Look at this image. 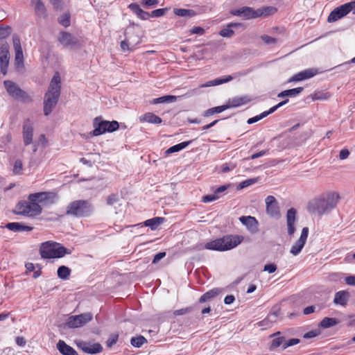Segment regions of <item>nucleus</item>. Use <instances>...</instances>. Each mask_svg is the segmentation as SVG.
<instances>
[{
    "mask_svg": "<svg viewBox=\"0 0 355 355\" xmlns=\"http://www.w3.org/2000/svg\"><path fill=\"white\" fill-rule=\"evenodd\" d=\"M57 194L54 192H40L31 193L28 196V200L19 201L16 207L15 214L28 217H36L42 212V208L39 203L55 202Z\"/></svg>",
    "mask_w": 355,
    "mask_h": 355,
    "instance_id": "1",
    "label": "nucleus"
},
{
    "mask_svg": "<svg viewBox=\"0 0 355 355\" xmlns=\"http://www.w3.org/2000/svg\"><path fill=\"white\" fill-rule=\"evenodd\" d=\"M340 200L337 192L329 191L311 200L308 204V211L314 214L322 216L329 213L334 209Z\"/></svg>",
    "mask_w": 355,
    "mask_h": 355,
    "instance_id": "2",
    "label": "nucleus"
},
{
    "mask_svg": "<svg viewBox=\"0 0 355 355\" xmlns=\"http://www.w3.org/2000/svg\"><path fill=\"white\" fill-rule=\"evenodd\" d=\"M60 76L58 72H55L44 98V114L45 116L49 115L56 106L60 96Z\"/></svg>",
    "mask_w": 355,
    "mask_h": 355,
    "instance_id": "3",
    "label": "nucleus"
},
{
    "mask_svg": "<svg viewBox=\"0 0 355 355\" xmlns=\"http://www.w3.org/2000/svg\"><path fill=\"white\" fill-rule=\"evenodd\" d=\"M243 241V236L239 235H227L215 239L205 244L200 249H207L215 251H227L239 245Z\"/></svg>",
    "mask_w": 355,
    "mask_h": 355,
    "instance_id": "4",
    "label": "nucleus"
},
{
    "mask_svg": "<svg viewBox=\"0 0 355 355\" xmlns=\"http://www.w3.org/2000/svg\"><path fill=\"white\" fill-rule=\"evenodd\" d=\"M71 252L69 249L53 241L43 243L40 248V253L43 259L61 258Z\"/></svg>",
    "mask_w": 355,
    "mask_h": 355,
    "instance_id": "5",
    "label": "nucleus"
},
{
    "mask_svg": "<svg viewBox=\"0 0 355 355\" xmlns=\"http://www.w3.org/2000/svg\"><path fill=\"white\" fill-rule=\"evenodd\" d=\"M94 207L88 200H75L67 207V214L76 217H87L93 212Z\"/></svg>",
    "mask_w": 355,
    "mask_h": 355,
    "instance_id": "6",
    "label": "nucleus"
},
{
    "mask_svg": "<svg viewBox=\"0 0 355 355\" xmlns=\"http://www.w3.org/2000/svg\"><path fill=\"white\" fill-rule=\"evenodd\" d=\"M94 130L92 132L93 136H99L105 132H112L119 128L116 121L103 120L101 116L96 117L93 121Z\"/></svg>",
    "mask_w": 355,
    "mask_h": 355,
    "instance_id": "7",
    "label": "nucleus"
},
{
    "mask_svg": "<svg viewBox=\"0 0 355 355\" xmlns=\"http://www.w3.org/2000/svg\"><path fill=\"white\" fill-rule=\"evenodd\" d=\"M4 87L8 94L14 98L20 99L22 102L26 103L32 101L31 96L21 89L15 83L11 80H4Z\"/></svg>",
    "mask_w": 355,
    "mask_h": 355,
    "instance_id": "8",
    "label": "nucleus"
},
{
    "mask_svg": "<svg viewBox=\"0 0 355 355\" xmlns=\"http://www.w3.org/2000/svg\"><path fill=\"white\" fill-rule=\"evenodd\" d=\"M354 6L355 1H352L336 8L330 12L327 21L329 22L336 21L346 16L351 11L354 14Z\"/></svg>",
    "mask_w": 355,
    "mask_h": 355,
    "instance_id": "9",
    "label": "nucleus"
},
{
    "mask_svg": "<svg viewBox=\"0 0 355 355\" xmlns=\"http://www.w3.org/2000/svg\"><path fill=\"white\" fill-rule=\"evenodd\" d=\"M93 318L91 313H85L77 315H71L69 317L66 326L71 329L78 328L84 326Z\"/></svg>",
    "mask_w": 355,
    "mask_h": 355,
    "instance_id": "10",
    "label": "nucleus"
},
{
    "mask_svg": "<svg viewBox=\"0 0 355 355\" xmlns=\"http://www.w3.org/2000/svg\"><path fill=\"white\" fill-rule=\"evenodd\" d=\"M10 60L9 46L6 42H0V69L1 72L5 76Z\"/></svg>",
    "mask_w": 355,
    "mask_h": 355,
    "instance_id": "11",
    "label": "nucleus"
},
{
    "mask_svg": "<svg viewBox=\"0 0 355 355\" xmlns=\"http://www.w3.org/2000/svg\"><path fill=\"white\" fill-rule=\"evenodd\" d=\"M76 343L78 349L89 354H98L103 350V347L99 343H92L83 340L76 341Z\"/></svg>",
    "mask_w": 355,
    "mask_h": 355,
    "instance_id": "12",
    "label": "nucleus"
},
{
    "mask_svg": "<svg viewBox=\"0 0 355 355\" xmlns=\"http://www.w3.org/2000/svg\"><path fill=\"white\" fill-rule=\"evenodd\" d=\"M58 40L64 47L66 48H72L79 44L78 39L72 34L66 31H62L59 33Z\"/></svg>",
    "mask_w": 355,
    "mask_h": 355,
    "instance_id": "13",
    "label": "nucleus"
},
{
    "mask_svg": "<svg viewBox=\"0 0 355 355\" xmlns=\"http://www.w3.org/2000/svg\"><path fill=\"white\" fill-rule=\"evenodd\" d=\"M266 213L270 217L279 218L280 217L279 208L275 198L272 196H268L266 198Z\"/></svg>",
    "mask_w": 355,
    "mask_h": 355,
    "instance_id": "14",
    "label": "nucleus"
},
{
    "mask_svg": "<svg viewBox=\"0 0 355 355\" xmlns=\"http://www.w3.org/2000/svg\"><path fill=\"white\" fill-rule=\"evenodd\" d=\"M13 46L15 52V62L17 67L24 66V55L19 36L12 37Z\"/></svg>",
    "mask_w": 355,
    "mask_h": 355,
    "instance_id": "15",
    "label": "nucleus"
},
{
    "mask_svg": "<svg viewBox=\"0 0 355 355\" xmlns=\"http://www.w3.org/2000/svg\"><path fill=\"white\" fill-rule=\"evenodd\" d=\"M317 73H318V70L316 69H313V68L307 69L302 71L295 74L292 77H291L288 80V83L299 82V81L307 80V79L313 78Z\"/></svg>",
    "mask_w": 355,
    "mask_h": 355,
    "instance_id": "16",
    "label": "nucleus"
},
{
    "mask_svg": "<svg viewBox=\"0 0 355 355\" xmlns=\"http://www.w3.org/2000/svg\"><path fill=\"white\" fill-rule=\"evenodd\" d=\"M288 102V99H286L280 103H279L278 104H277L276 105L272 107L268 111H265L263 112H262L261 114H259V115H257L254 117H252V118H250L247 123L248 124H252L254 123H256L257 121H259V120L266 117L267 116H268L269 114L273 113L275 111H276L279 107L283 106L284 105L286 104Z\"/></svg>",
    "mask_w": 355,
    "mask_h": 355,
    "instance_id": "17",
    "label": "nucleus"
},
{
    "mask_svg": "<svg viewBox=\"0 0 355 355\" xmlns=\"http://www.w3.org/2000/svg\"><path fill=\"white\" fill-rule=\"evenodd\" d=\"M33 126L30 120L24 121L23 125V139L25 146L31 144L33 141Z\"/></svg>",
    "mask_w": 355,
    "mask_h": 355,
    "instance_id": "18",
    "label": "nucleus"
},
{
    "mask_svg": "<svg viewBox=\"0 0 355 355\" xmlns=\"http://www.w3.org/2000/svg\"><path fill=\"white\" fill-rule=\"evenodd\" d=\"M236 16H242L245 19H254L257 17V10L248 6L242 7L232 12Z\"/></svg>",
    "mask_w": 355,
    "mask_h": 355,
    "instance_id": "19",
    "label": "nucleus"
},
{
    "mask_svg": "<svg viewBox=\"0 0 355 355\" xmlns=\"http://www.w3.org/2000/svg\"><path fill=\"white\" fill-rule=\"evenodd\" d=\"M297 211L294 208H291L287 211L286 223L288 227V234L292 236L295 232V223L296 221Z\"/></svg>",
    "mask_w": 355,
    "mask_h": 355,
    "instance_id": "20",
    "label": "nucleus"
},
{
    "mask_svg": "<svg viewBox=\"0 0 355 355\" xmlns=\"http://www.w3.org/2000/svg\"><path fill=\"white\" fill-rule=\"evenodd\" d=\"M250 101V98L248 96H236L227 101L225 105L227 109L232 107H237L245 105Z\"/></svg>",
    "mask_w": 355,
    "mask_h": 355,
    "instance_id": "21",
    "label": "nucleus"
},
{
    "mask_svg": "<svg viewBox=\"0 0 355 355\" xmlns=\"http://www.w3.org/2000/svg\"><path fill=\"white\" fill-rule=\"evenodd\" d=\"M56 347L62 355H78L77 352L64 340H60L56 345Z\"/></svg>",
    "mask_w": 355,
    "mask_h": 355,
    "instance_id": "22",
    "label": "nucleus"
},
{
    "mask_svg": "<svg viewBox=\"0 0 355 355\" xmlns=\"http://www.w3.org/2000/svg\"><path fill=\"white\" fill-rule=\"evenodd\" d=\"M237 76H225L223 77H220L218 78H216L212 80L207 81L205 84H203L201 87H208L211 86H216L219 85L223 83H228L231 80H232L234 78H236Z\"/></svg>",
    "mask_w": 355,
    "mask_h": 355,
    "instance_id": "23",
    "label": "nucleus"
},
{
    "mask_svg": "<svg viewBox=\"0 0 355 355\" xmlns=\"http://www.w3.org/2000/svg\"><path fill=\"white\" fill-rule=\"evenodd\" d=\"M349 294L348 292L345 291H340L337 293H336L334 302L336 304H339L341 306H346L347 304V302L349 300Z\"/></svg>",
    "mask_w": 355,
    "mask_h": 355,
    "instance_id": "24",
    "label": "nucleus"
},
{
    "mask_svg": "<svg viewBox=\"0 0 355 355\" xmlns=\"http://www.w3.org/2000/svg\"><path fill=\"white\" fill-rule=\"evenodd\" d=\"M5 227L15 232H29L33 230L32 227L22 225L19 223H8Z\"/></svg>",
    "mask_w": 355,
    "mask_h": 355,
    "instance_id": "25",
    "label": "nucleus"
},
{
    "mask_svg": "<svg viewBox=\"0 0 355 355\" xmlns=\"http://www.w3.org/2000/svg\"><path fill=\"white\" fill-rule=\"evenodd\" d=\"M141 42V39L137 37L136 41H132L130 38H125L121 42L120 46L123 51H132L136 45Z\"/></svg>",
    "mask_w": 355,
    "mask_h": 355,
    "instance_id": "26",
    "label": "nucleus"
},
{
    "mask_svg": "<svg viewBox=\"0 0 355 355\" xmlns=\"http://www.w3.org/2000/svg\"><path fill=\"white\" fill-rule=\"evenodd\" d=\"M139 121L140 122H148L153 124H159L162 121L159 116L152 112H147L144 115L140 116Z\"/></svg>",
    "mask_w": 355,
    "mask_h": 355,
    "instance_id": "27",
    "label": "nucleus"
},
{
    "mask_svg": "<svg viewBox=\"0 0 355 355\" xmlns=\"http://www.w3.org/2000/svg\"><path fill=\"white\" fill-rule=\"evenodd\" d=\"M222 288H214L211 290H209L200 297L199 302L200 303H204L207 301H209L211 299L216 297L217 295H218L222 292Z\"/></svg>",
    "mask_w": 355,
    "mask_h": 355,
    "instance_id": "28",
    "label": "nucleus"
},
{
    "mask_svg": "<svg viewBox=\"0 0 355 355\" xmlns=\"http://www.w3.org/2000/svg\"><path fill=\"white\" fill-rule=\"evenodd\" d=\"M239 220L241 221V223L243 225H245L247 227V228L249 230L256 229L257 227V225H258V222H257V219L254 217L250 216H241L239 218Z\"/></svg>",
    "mask_w": 355,
    "mask_h": 355,
    "instance_id": "29",
    "label": "nucleus"
},
{
    "mask_svg": "<svg viewBox=\"0 0 355 355\" xmlns=\"http://www.w3.org/2000/svg\"><path fill=\"white\" fill-rule=\"evenodd\" d=\"M304 88L302 87H299L293 89H290L287 90L282 91L279 94H278V98H284V97H295L300 94Z\"/></svg>",
    "mask_w": 355,
    "mask_h": 355,
    "instance_id": "30",
    "label": "nucleus"
},
{
    "mask_svg": "<svg viewBox=\"0 0 355 355\" xmlns=\"http://www.w3.org/2000/svg\"><path fill=\"white\" fill-rule=\"evenodd\" d=\"M241 24L239 23H230L227 24V26L223 28L219 33L220 35L224 37H231L234 32L232 30V28L239 27Z\"/></svg>",
    "mask_w": 355,
    "mask_h": 355,
    "instance_id": "31",
    "label": "nucleus"
},
{
    "mask_svg": "<svg viewBox=\"0 0 355 355\" xmlns=\"http://www.w3.org/2000/svg\"><path fill=\"white\" fill-rule=\"evenodd\" d=\"M192 140L184 141L176 145H174L166 150V154H171L173 153L179 152L182 149L187 148L189 144L192 143Z\"/></svg>",
    "mask_w": 355,
    "mask_h": 355,
    "instance_id": "32",
    "label": "nucleus"
},
{
    "mask_svg": "<svg viewBox=\"0 0 355 355\" xmlns=\"http://www.w3.org/2000/svg\"><path fill=\"white\" fill-rule=\"evenodd\" d=\"M277 9L272 6H267L257 10V17H266L275 13Z\"/></svg>",
    "mask_w": 355,
    "mask_h": 355,
    "instance_id": "33",
    "label": "nucleus"
},
{
    "mask_svg": "<svg viewBox=\"0 0 355 355\" xmlns=\"http://www.w3.org/2000/svg\"><path fill=\"white\" fill-rule=\"evenodd\" d=\"M178 97L172 95L164 96L159 98H154L150 101L151 104H159L165 103H173L176 101Z\"/></svg>",
    "mask_w": 355,
    "mask_h": 355,
    "instance_id": "34",
    "label": "nucleus"
},
{
    "mask_svg": "<svg viewBox=\"0 0 355 355\" xmlns=\"http://www.w3.org/2000/svg\"><path fill=\"white\" fill-rule=\"evenodd\" d=\"M33 3H35V11L37 15L40 17H46V8L44 3L40 0H34L32 1Z\"/></svg>",
    "mask_w": 355,
    "mask_h": 355,
    "instance_id": "35",
    "label": "nucleus"
},
{
    "mask_svg": "<svg viewBox=\"0 0 355 355\" xmlns=\"http://www.w3.org/2000/svg\"><path fill=\"white\" fill-rule=\"evenodd\" d=\"M164 220V218L155 217L151 219H148L144 222L146 226L150 227L151 230H155L157 227L162 224Z\"/></svg>",
    "mask_w": 355,
    "mask_h": 355,
    "instance_id": "36",
    "label": "nucleus"
},
{
    "mask_svg": "<svg viewBox=\"0 0 355 355\" xmlns=\"http://www.w3.org/2000/svg\"><path fill=\"white\" fill-rule=\"evenodd\" d=\"M173 12L175 15L180 17H192L196 15V12L193 10L184 8H175Z\"/></svg>",
    "mask_w": 355,
    "mask_h": 355,
    "instance_id": "37",
    "label": "nucleus"
},
{
    "mask_svg": "<svg viewBox=\"0 0 355 355\" xmlns=\"http://www.w3.org/2000/svg\"><path fill=\"white\" fill-rule=\"evenodd\" d=\"M338 323V320L334 318H324L320 323V326L322 328L327 329L335 326Z\"/></svg>",
    "mask_w": 355,
    "mask_h": 355,
    "instance_id": "38",
    "label": "nucleus"
},
{
    "mask_svg": "<svg viewBox=\"0 0 355 355\" xmlns=\"http://www.w3.org/2000/svg\"><path fill=\"white\" fill-rule=\"evenodd\" d=\"M227 109V107L225 105L214 107L209 108V109L207 110L203 113L202 115L205 117H207V116H209L213 115L216 113H220V112L226 110Z\"/></svg>",
    "mask_w": 355,
    "mask_h": 355,
    "instance_id": "39",
    "label": "nucleus"
},
{
    "mask_svg": "<svg viewBox=\"0 0 355 355\" xmlns=\"http://www.w3.org/2000/svg\"><path fill=\"white\" fill-rule=\"evenodd\" d=\"M57 274L60 279L66 280L68 279L70 276L71 270L65 266H61L58 268Z\"/></svg>",
    "mask_w": 355,
    "mask_h": 355,
    "instance_id": "40",
    "label": "nucleus"
},
{
    "mask_svg": "<svg viewBox=\"0 0 355 355\" xmlns=\"http://www.w3.org/2000/svg\"><path fill=\"white\" fill-rule=\"evenodd\" d=\"M305 243H306V242L298 239L295 243V244L291 247L290 252L293 255L297 256V254H299L300 253V252L302 251V248H304Z\"/></svg>",
    "mask_w": 355,
    "mask_h": 355,
    "instance_id": "41",
    "label": "nucleus"
},
{
    "mask_svg": "<svg viewBox=\"0 0 355 355\" xmlns=\"http://www.w3.org/2000/svg\"><path fill=\"white\" fill-rule=\"evenodd\" d=\"M58 23L64 27L70 26V15L69 13H63L58 19Z\"/></svg>",
    "mask_w": 355,
    "mask_h": 355,
    "instance_id": "42",
    "label": "nucleus"
},
{
    "mask_svg": "<svg viewBox=\"0 0 355 355\" xmlns=\"http://www.w3.org/2000/svg\"><path fill=\"white\" fill-rule=\"evenodd\" d=\"M146 342L147 340L142 336L132 338L130 340L131 345L135 347H140L144 343Z\"/></svg>",
    "mask_w": 355,
    "mask_h": 355,
    "instance_id": "43",
    "label": "nucleus"
},
{
    "mask_svg": "<svg viewBox=\"0 0 355 355\" xmlns=\"http://www.w3.org/2000/svg\"><path fill=\"white\" fill-rule=\"evenodd\" d=\"M257 182V178H251V179H248L246 180H244L243 182H241L238 186H237V189H243L245 187H248L253 184H254L255 182Z\"/></svg>",
    "mask_w": 355,
    "mask_h": 355,
    "instance_id": "44",
    "label": "nucleus"
},
{
    "mask_svg": "<svg viewBox=\"0 0 355 355\" xmlns=\"http://www.w3.org/2000/svg\"><path fill=\"white\" fill-rule=\"evenodd\" d=\"M23 169L22 162L20 159H17L15 162L12 172L15 175H20L21 174V171Z\"/></svg>",
    "mask_w": 355,
    "mask_h": 355,
    "instance_id": "45",
    "label": "nucleus"
},
{
    "mask_svg": "<svg viewBox=\"0 0 355 355\" xmlns=\"http://www.w3.org/2000/svg\"><path fill=\"white\" fill-rule=\"evenodd\" d=\"M278 317V313L277 312H273L270 313L266 319L262 320L260 323L261 325H265L267 324L268 322H274L276 321L277 318Z\"/></svg>",
    "mask_w": 355,
    "mask_h": 355,
    "instance_id": "46",
    "label": "nucleus"
},
{
    "mask_svg": "<svg viewBox=\"0 0 355 355\" xmlns=\"http://www.w3.org/2000/svg\"><path fill=\"white\" fill-rule=\"evenodd\" d=\"M11 33V28L8 26H3L0 25V37L2 39L6 38Z\"/></svg>",
    "mask_w": 355,
    "mask_h": 355,
    "instance_id": "47",
    "label": "nucleus"
},
{
    "mask_svg": "<svg viewBox=\"0 0 355 355\" xmlns=\"http://www.w3.org/2000/svg\"><path fill=\"white\" fill-rule=\"evenodd\" d=\"M193 310V308L192 306H188V307L183 308L181 309L175 310L173 312V315L175 316L185 315L187 313L191 312Z\"/></svg>",
    "mask_w": 355,
    "mask_h": 355,
    "instance_id": "48",
    "label": "nucleus"
},
{
    "mask_svg": "<svg viewBox=\"0 0 355 355\" xmlns=\"http://www.w3.org/2000/svg\"><path fill=\"white\" fill-rule=\"evenodd\" d=\"M167 10H168L167 8H159V9L154 10L150 12V17H162L164 15H165Z\"/></svg>",
    "mask_w": 355,
    "mask_h": 355,
    "instance_id": "49",
    "label": "nucleus"
},
{
    "mask_svg": "<svg viewBox=\"0 0 355 355\" xmlns=\"http://www.w3.org/2000/svg\"><path fill=\"white\" fill-rule=\"evenodd\" d=\"M261 39L266 44H274L277 42V40L276 38L272 37L268 35H261Z\"/></svg>",
    "mask_w": 355,
    "mask_h": 355,
    "instance_id": "50",
    "label": "nucleus"
},
{
    "mask_svg": "<svg viewBox=\"0 0 355 355\" xmlns=\"http://www.w3.org/2000/svg\"><path fill=\"white\" fill-rule=\"evenodd\" d=\"M300 342V339L298 338H291L289 340H286L284 343L283 349H285L288 347L293 346L295 345L298 344Z\"/></svg>",
    "mask_w": 355,
    "mask_h": 355,
    "instance_id": "51",
    "label": "nucleus"
},
{
    "mask_svg": "<svg viewBox=\"0 0 355 355\" xmlns=\"http://www.w3.org/2000/svg\"><path fill=\"white\" fill-rule=\"evenodd\" d=\"M284 342H285L284 337L276 338L272 342L271 348H277V347H279L281 345H284Z\"/></svg>",
    "mask_w": 355,
    "mask_h": 355,
    "instance_id": "52",
    "label": "nucleus"
},
{
    "mask_svg": "<svg viewBox=\"0 0 355 355\" xmlns=\"http://www.w3.org/2000/svg\"><path fill=\"white\" fill-rule=\"evenodd\" d=\"M107 204L108 205H114L115 203H116L119 201V196L116 194H110L107 198Z\"/></svg>",
    "mask_w": 355,
    "mask_h": 355,
    "instance_id": "53",
    "label": "nucleus"
},
{
    "mask_svg": "<svg viewBox=\"0 0 355 355\" xmlns=\"http://www.w3.org/2000/svg\"><path fill=\"white\" fill-rule=\"evenodd\" d=\"M218 198V196L215 193L214 194H210V195H207V196H203L202 201L203 202L207 203V202H210L214 200H216Z\"/></svg>",
    "mask_w": 355,
    "mask_h": 355,
    "instance_id": "54",
    "label": "nucleus"
},
{
    "mask_svg": "<svg viewBox=\"0 0 355 355\" xmlns=\"http://www.w3.org/2000/svg\"><path fill=\"white\" fill-rule=\"evenodd\" d=\"M128 7L137 15H138L139 13L142 10V9L137 3H130Z\"/></svg>",
    "mask_w": 355,
    "mask_h": 355,
    "instance_id": "55",
    "label": "nucleus"
},
{
    "mask_svg": "<svg viewBox=\"0 0 355 355\" xmlns=\"http://www.w3.org/2000/svg\"><path fill=\"white\" fill-rule=\"evenodd\" d=\"M277 266L274 263L266 264L264 266V271H268L269 273H273L276 271Z\"/></svg>",
    "mask_w": 355,
    "mask_h": 355,
    "instance_id": "56",
    "label": "nucleus"
},
{
    "mask_svg": "<svg viewBox=\"0 0 355 355\" xmlns=\"http://www.w3.org/2000/svg\"><path fill=\"white\" fill-rule=\"evenodd\" d=\"M236 167V165L232 163L230 164H224L222 165V171L223 173H227L231 170H233Z\"/></svg>",
    "mask_w": 355,
    "mask_h": 355,
    "instance_id": "57",
    "label": "nucleus"
},
{
    "mask_svg": "<svg viewBox=\"0 0 355 355\" xmlns=\"http://www.w3.org/2000/svg\"><path fill=\"white\" fill-rule=\"evenodd\" d=\"M142 4L146 7L155 6L158 4V0H143Z\"/></svg>",
    "mask_w": 355,
    "mask_h": 355,
    "instance_id": "58",
    "label": "nucleus"
},
{
    "mask_svg": "<svg viewBox=\"0 0 355 355\" xmlns=\"http://www.w3.org/2000/svg\"><path fill=\"white\" fill-rule=\"evenodd\" d=\"M309 234V228L305 227L302 229V233L300 237V240L303 241L304 242L306 241L307 237Z\"/></svg>",
    "mask_w": 355,
    "mask_h": 355,
    "instance_id": "59",
    "label": "nucleus"
},
{
    "mask_svg": "<svg viewBox=\"0 0 355 355\" xmlns=\"http://www.w3.org/2000/svg\"><path fill=\"white\" fill-rule=\"evenodd\" d=\"M318 334H319V331L318 330H313V331H308L306 334H304V338H306V339L312 338L317 336Z\"/></svg>",
    "mask_w": 355,
    "mask_h": 355,
    "instance_id": "60",
    "label": "nucleus"
},
{
    "mask_svg": "<svg viewBox=\"0 0 355 355\" xmlns=\"http://www.w3.org/2000/svg\"><path fill=\"white\" fill-rule=\"evenodd\" d=\"M165 256H166L165 252H161L157 253V254L155 255L154 259L153 260V263H157L162 259H163Z\"/></svg>",
    "mask_w": 355,
    "mask_h": 355,
    "instance_id": "61",
    "label": "nucleus"
},
{
    "mask_svg": "<svg viewBox=\"0 0 355 355\" xmlns=\"http://www.w3.org/2000/svg\"><path fill=\"white\" fill-rule=\"evenodd\" d=\"M349 155V151L347 149H346V148L342 149L339 154V158H340V159H345L348 157Z\"/></svg>",
    "mask_w": 355,
    "mask_h": 355,
    "instance_id": "62",
    "label": "nucleus"
},
{
    "mask_svg": "<svg viewBox=\"0 0 355 355\" xmlns=\"http://www.w3.org/2000/svg\"><path fill=\"white\" fill-rule=\"evenodd\" d=\"M345 283L350 286H355V276L350 275L345 279Z\"/></svg>",
    "mask_w": 355,
    "mask_h": 355,
    "instance_id": "63",
    "label": "nucleus"
},
{
    "mask_svg": "<svg viewBox=\"0 0 355 355\" xmlns=\"http://www.w3.org/2000/svg\"><path fill=\"white\" fill-rule=\"evenodd\" d=\"M205 31L200 26H195L191 30V33L193 34L202 35Z\"/></svg>",
    "mask_w": 355,
    "mask_h": 355,
    "instance_id": "64",
    "label": "nucleus"
}]
</instances>
